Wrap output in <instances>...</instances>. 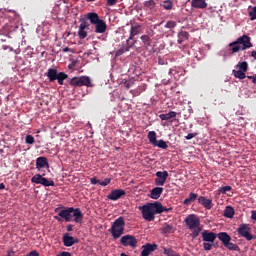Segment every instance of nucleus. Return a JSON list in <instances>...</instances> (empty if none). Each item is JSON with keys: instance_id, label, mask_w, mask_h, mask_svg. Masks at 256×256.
Segmentation results:
<instances>
[{"instance_id": "38", "label": "nucleus", "mask_w": 256, "mask_h": 256, "mask_svg": "<svg viewBox=\"0 0 256 256\" xmlns=\"http://www.w3.org/2000/svg\"><path fill=\"white\" fill-rule=\"evenodd\" d=\"M236 67L239 69V71L247 73V70L249 69V64H247L246 61L239 62Z\"/></svg>"}, {"instance_id": "45", "label": "nucleus", "mask_w": 256, "mask_h": 256, "mask_svg": "<svg viewBox=\"0 0 256 256\" xmlns=\"http://www.w3.org/2000/svg\"><path fill=\"white\" fill-rule=\"evenodd\" d=\"M25 141L27 145H33V143H35V137H33V135H26Z\"/></svg>"}, {"instance_id": "6", "label": "nucleus", "mask_w": 256, "mask_h": 256, "mask_svg": "<svg viewBox=\"0 0 256 256\" xmlns=\"http://www.w3.org/2000/svg\"><path fill=\"white\" fill-rule=\"evenodd\" d=\"M237 233L240 237L246 239V241H253L256 239V236L251 234V227H249V224H240L237 228Z\"/></svg>"}, {"instance_id": "48", "label": "nucleus", "mask_w": 256, "mask_h": 256, "mask_svg": "<svg viewBox=\"0 0 256 256\" xmlns=\"http://www.w3.org/2000/svg\"><path fill=\"white\" fill-rule=\"evenodd\" d=\"M118 0H106L107 7H114V5H117Z\"/></svg>"}, {"instance_id": "15", "label": "nucleus", "mask_w": 256, "mask_h": 256, "mask_svg": "<svg viewBox=\"0 0 256 256\" xmlns=\"http://www.w3.org/2000/svg\"><path fill=\"white\" fill-rule=\"evenodd\" d=\"M135 43H137V40H134V42H126V45H123L120 49H118L115 52L116 57H121L123 53H127V51H130L135 46Z\"/></svg>"}, {"instance_id": "28", "label": "nucleus", "mask_w": 256, "mask_h": 256, "mask_svg": "<svg viewBox=\"0 0 256 256\" xmlns=\"http://www.w3.org/2000/svg\"><path fill=\"white\" fill-rule=\"evenodd\" d=\"M189 39V32L187 31H180L178 33V44L183 45L184 41Z\"/></svg>"}, {"instance_id": "55", "label": "nucleus", "mask_w": 256, "mask_h": 256, "mask_svg": "<svg viewBox=\"0 0 256 256\" xmlns=\"http://www.w3.org/2000/svg\"><path fill=\"white\" fill-rule=\"evenodd\" d=\"M67 231H73V225L69 224L67 227H66Z\"/></svg>"}, {"instance_id": "2", "label": "nucleus", "mask_w": 256, "mask_h": 256, "mask_svg": "<svg viewBox=\"0 0 256 256\" xmlns=\"http://www.w3.org/2000/svg\"><path fill=\"white\" fill-rule=\"evenodd\" d=\"M231 53H239V51H245V49H251L253 44L251 38L247 35L239 37L236 41L229 44Z\"/></svg>"}, {"instance_id": "44", "label": "nucleus", "mask_w": 256, "mask_h": 256, "mask_svg": "<svg viewBox=\"0 0 256 256\" xmlns=\"http://www.w3.org/2000/svg\"><path fill=\"white\" fill-rule=\"evenodd\" d=\"M232 187L231 186H222L218 189L219 193H222L223 195H225V193H227L228 191H232Z\"/></svg>"}, {"instance_id": "32", "label": "nucleus", "mask_w": 256, "mask_h": 256, "mask_svg": "<svg viewBox=\"0 0 256 256\" xmlns=\"http://www.w3.org/2000/svg\"><path fill=\"white\" fill-rule=\"evenodd\" d=\"M148 140H149V143L150 145H154L157 143V132L156 131H150L148 133Z\"/></svg>"}, {"instance_id": "4", "label": "nucleus", "mask_w": 256, "mask_h": 256, "mask_svg": "<svg viewBox=\"0 0 256 256\" xmlns=\"http://www.w3.org/2000/svg\"><path fill=\"white\" fill-rule=\"evenodd\" d=\"M110 233L113 239H119L125 233V218L123 216H120L112 223Z\"/></svg>"}, {"instance_id": "33", "label": "nucleus", "mask_w": 256, "mask_h": 256, "mask_svg": "<svg viewBox=\"0 0 256 256\" xmlns=\"http://www.w3.org/2000/svg\"><path fill=\"white\" fill-rule=\"evenodd\" d=\"M197 197H199V195L191 192L189 194V197L184 200V205H191V203H193V201H197Z\"/></svg>"}, {"instance_id": "35", "label": "nucleus", "mask_w": 256, "mask_h": 256, "mask_svg": "<svg viewBox=\"0 0 256 256\" xmlns=\"http://www.w3.org/2000/svg\"><path fill=\"white\" fill-rule=\"evenodd\" d=\"M65 79H69V75H67L65 72H59L56 78V81L58 82V84L63 85Z\"/></svg>"}, {"instance_id": "40", "label": "nucleus", "mask_w": 256, "mask_h": 256, "mask_svg": "<svg viewBox=\"0 0 256 256\" xmlns=\"http://www.w3.org/2000/svg\"><path fill=\"white\" fill-rule=\"evenodd\" d=\"M154 147H158L159 149H169V145H167L165 140H157Z\"/></svg>"}, {"instance_id": "20", "label": "nucleus", "mask_w": 256, "mask_h": 256, "mask_svg": "<svg viewBox=\"0 0 256 256\" xmlns=\"http://www.w3.org/2000/svg\"><path fill=\"white\" fill-rule=\"evenodd\" d=\"M58 75L59 71L56 68H50L46 72V77H48L50 83H55V81H57Z\"/></svg>"}, {"instance_id": "11", "label": "nucleus", "mask_w": 256, "mask_h": 256, "mask_svg": "<svg viewBox=\"0 0 256 256\" xmlns=\"http://www.w3.org/2000/svg\"><path fill=\"white\" fill-rule=\"evenodd\" d=\"M156 179L154 180V184L157 187H163L167 181V177H169V172L167 171H158L156 172Z\"/></svg>"}, {"instance_id": "30", "label": "nucleus", "mask_w": 256, "mask_h": 256, "mask_svg": "<svg viewBox=\"0 0 256 256\" xmlns=\"http://www.w3.org/2000/svg\"><path fill=\"white\" fill-rule=\"evenodd\" d=\"M87 18L89 19V21L92 25H95L97 22H99L101 20V19H99V14H97L95 12L88 13Z\"/></svg>"}, {"instance_id": "9", "label": "nucleus", "mask_w": 256, "mask_h": 256, "mask_svg": "<svg viewBox=\"0 0 256 256\" xmlns=\"http://www.w3.org/2000/svg\"><path fill=\"white\" fill-rule=\"evenodd\" d=\"M120 243L124 247H132L133 249H135V247H137L138 241L137 238H135V236L125 235L120 239Z\"/></svg>"}, {"instance_id": "23", "label": "nucleus", "mask_w": 256, "mask_h": 256, "mask_svg": "<svg viewBox=\"0 0 256 256\" xmlns=\"http://www.w3.org/2000/svg\"><path fill=\"white\" fill-rule=\"evenodd\" d=\"M107 31V23L104 20H99L95 24V33H105Z\"/></svg>"}, {"instance_id": "24", "label": "nucleus", "mask_w": 256, "mask_h": 256, "mask_svg": "<svg viewBox=\"0 0 256 256\" xmlns=\"http://www.w3.org/2000/svg\"><path fill=\"white\" fill-rule=\"evenodd\" d=\"M164 189L162 187H155L150 191L149 197L151 199H159L163 195Z\"/></svg>"}, {"instance_id": "1", "label": "nucleus", "mask_w": 256, "mask_h": 256, "mask_svg": "<svg viewBox=\"0 0 256 256\" xmlns=\"http://www.w3.org/2000/svg\"><path fill=\"white\" fill-rule=\"evenodd\" d=\"M184 223L186 227L192 231V239H197V237H199V233L202 231L201 220L199 217L195 214H190L185 218Z\"/></svg>"}, {"instance_id": "52", "label": "nucleus", "mask_w": 256, "mask_h": 256, "mask_svg": "<svg viewBox=\"0 0 256 256\" xmlns=\"http://www.w3.org/2000/svg\"><path fill=\"white\" fill-rule=\"evenodd\" d=\"M251 219H252L253 221H256V210H252V211H251Z\"/></svg>"}, {"instance_id": "54", "label": "nucleus", "mask_w": 256, "mask_h": 256, "mask_svg": "<svg viewBox=\"0 0 256 256\" xmlns=\"http://www.w3.org/2000/svg\"><path fill=\"white\" fill-rule=\"evenodd\" d=\"M36 161H47V158L45 157H38Z\"/></svg>"}, {"instance_id": "60", "label": "nucleus", "mask_w": 256, "mask_h": 256, "mask_svg": "<svg viewBox=\"0 0 256 256\" xmlns=\"http://www.w3.org/2000/svg\"><path fill=\"white\" fill-rule=\"evenodd\" d=\"M248 79H253V76H247Z\"/></svg>"}, {"instance_id": "8", "label": "nucleus", "mask_w": 256, "mask_h": 256, "mask_svg": "<svg viewBox=\"0 0 256 256\" xmlns=\"http://www.w3.org/2000/svg\"><path fill=\"white\" fill-rule=\"evenodd\" d=\"M31 183L43 185V187H55V182L43 177L41 174H36L31 178Z\"/></svg>"}, {"instance_id": "7", "label": "nucleus", "mask_w": 256, "mask_h": 256, "mask_svg": "<svg viewBox=\"0 0 256 256\" xmlns=\"http://www.w3.org/2000/svg\"><path fill=\"white\" fill-rule=\"evenodd\" d=\"M71 212V207H66L64 209L55 208V213H58V216H54V219H56V221L64 219L66 223H71Z\"/></svg>"}, {"instance_id": "17", "label": "nucleus", "mask_w": 256, "mask_h": 256, "mask_svg": "<svg viewBox=\"0 0 256 256\" xmlns=\"http://www.w3.org/2000/svg\"><path fill=\"white\" fill-rule=\"evenodd\" d=\"M62 241L65 247H73V245L79 243V239L70 236L69 233L63 235Z\"/></svg>"}, {"instance_id": "5", "label": "nucleus", "mask_w": 256, "mask_h": 256, "mask_svg": "<svg viewBox=\"0 0 256 256\" xmlns=\"http://www.w3.org/2000/svg\"><path fill=\"white\" fill-rule=\"evenodd\" d=\"M69 85H71V87H93L89 76L73 77L70 79Z\"/></svg>"}, {"instance_id": "36", "label": "nucleus", "mask_w": 256, "mask_h": 256, "mask_svg": "<svg viewBox=\"0 0 256 256\" xmlns=\"http://www.w3.org/2000/svg\"><path fill=\"white\" fill-rule=\"evenodd\" d=\"M36 169H38V171H42L43 169H49V162L36 161Z\"/></svg>"}, {"instance_id": "53", "label": "nucleus", "mask_w": 256, "mask_h": 256, "mask_svg": "<svg viewBox=\"0 0 256 256\" xmlns=\"http://www.w3.org/2000/svg\"><path fill=\"white\" fill-rule=\"evenodd\" d=\"M69 51H71V48L69 47L63 48V53H69Z\"/></svg>"}, {"instance_id": "34", "label": "nucleus", "mask_w": 256, "mask_h": 256, "mask_svg": "<svg viewBox=\"0 0 256 256\" xmlns=\"http://www.w3.org/2000/svg\"><path fill=\"white\" fill-rule=\"evenodd\" d=\"M144 7L149 11H153L155 10V7H157V3L155 2V0H147L144 2Z\"/></svg>"}, {"instance_id": "46", "label": "nucleus", "mask_w": 256, "mask_h": 256, "mask_svg": "<svg viewBox=\"0 0 256 256\" xmlns=\"http://www.w3.org/2000/svg\"><path fill=\"white\" fill-rule=\"evenodd\" d=\"M203 249H204V251H211L213 249V244L204 242Z\"/></svg>"}, {"instance_id": "12", "label": "nucleus", "mask_w": 256, "mask_h": 256, "mask_svg": "<svg viewBox=\"0 0 256 256\" xmlns=\"http://www.w3.org/2000/svg\"><path fill=\"white\" fill-rule=\"evenodd\" d=\"M72 212L70 213V221H74V223H82L83 221V213L79 208L70 207Z\"/></svg>"}, {"instance_id": "31", "label": "nucleus", "mask_w": 256, "mask_h": 256, "mask_svg": "<svg viewBox=\"0 0 256 256\" xmlns=\"http://www.w3.org/2000/svg\"><path fill=\"white\" fill-rule=\"evenodd\" d=\"M140 39L143 43L144 49H149V47H151L152 40L151 37H149V35H142Z\"/></svg>"}, {"instance_id": "13", "label": "nucleus", "mask_w": 256, "mask_h": 256, "mask_svg": "<svg viewBox=\"0 0 256 256\" xmlns=\"http://www.w3.org/2000/svg\"><path fill=\"white\" fill-rule=\"evenodd\" d=\"M201 235H202V241H204L205 243H214L215 239H217V234L209 230H204L201 233Z\"/></svg>"}, {"instance_id": "10", "label": "nucleus", "mask_w": 256, "mask_h": 256, "mask_svg": "<svg viewBox=\"0 0 256 256\" xmlns=\"http://www.w3.org/2000/svg\"><path fill=\"white\" fill-rule=\"evenodd\" d=\"M129 38L126 40V43H131L137 37V35H141L143 33V28L141 24L132 25L129 31Z\"/></svg>"}, {"instance_id": "14", "label": "nucleus", "mask_w": 256, "mask_h": 256, "mask_svg": "<svg viewBox=\"0 0 256 256\" xmlns=\"http://www.w3.org/2000/svg\"><path fill=\"white\" fill-rule=\"evenodd\" d=\"M157 244L146 243L142 246L141 256H149L153 251H157Z\"/></svg>"}, {"instance_id": "3", "label": "nucleus", "mask_w": 256, "mask_h": 256, "mask_svg": "<svg viewBox=\"0 0 256 256\" xmlns=\"http://www.w3.org/2000/svg\"><path fill=\"white\" fill-rule=\"evenodd\" d=\"M139 211L142 212V217L145 221H154L155 215H158L157 202L147 203L146 205L140 206Z\"/></svg>"}, {"instance_id": "25", "label": "nucleus", "mask_w": 256, "mask_h": 256, "mask_svg": "<svg viewBox=\"0 0 256 256\" xmlns=\"http://www.w3.org/2000/svg\"><path fill=\"white\" fill-rule=\"evenodd\" d=\"M219 241L225 246L228 241H231V236L227 232H220L216 235Z\"/></svg>"}, {"instance_id": "21", "label": "nucleus", "mask_w": 256, "mask_h": 256, "mask_svg": "<svg viewBox=\"0 0 256 256\" xmlns=\"http://www.w3.org/2000/svg\"><path fill=\"white\" fill-rule=\"evenodd\" d=\"M198 203L203 205L205 209L211 210L213 209V200L207 199L205 196H200L198 198Z\"/></svg>"}, {"instance_id": "41", "label": "nucleus", "mask_w": 256, "mask_h": 256, "mask_svg": "<svg viewBox=\"0 0 256 256\" xmlns=\"http://www.w3.org/2000/svg\"><path fill=\"white\" fill-rule=\"evenodd\" d=\"M175 230L173 228V225H165L163 228H162V233L164 234H167V233H173Z\"/></svg>"}, {"instance_id": "22", "label": "nucleus", "mask_w": 256, "mask_h": 256, "mask_svg": "<svg viewBox=\"0 0 256 256\" xmlns=\"http://www.w3.org/2000/svg\"><path fill=\"white\" fill-rule=\"evenodd\" d=\"M191 7L194 9H207V1L206 0H192Z\"/></svg>"}, {"instance_id": "56", "label": "nucleus", "mask_w": 256, "mask_h": 256, "mask_svg": "<svg viewBox=\"0 0 256 256\" xmlns=\"http://www.w3.org/2000/svg\"><path fill=\"white\" fill-rule=\"evenodd\" d=\"M252 83H256V74L252 76Z\"/></svg>"}, {"instance_id": "37", "label": "nucleus", "mask_w": 256, "mask_h": 256, "mask_svg": "<svg viewBox=\"0 0 256 256\" xmlns=\"http://www.w3.org/2000/svg\"><path fill=\"white\" fill-rule=\"evenodd\" d=\"M224 247H226V249H229V251H238V252L241 251V248H239V245L231 241H228Z\"/></svg>"}, {"instance_id": "50", "label": "nucleus", "mask_w": 256, "mask_h": 256, "mask_svg": "<svg viewBox=\"0 0 256 256\" xmlns=\"http://www.w3.org/2000/svg\"><path fill=\"white\" fill-rule=\"evenodd\" d=\"M195 137H197V133H189L187 136H185V139L189 141Z\"/></svg>"}, {"instance_id": "47", "label": "nucleus", "mask_w": 256, "mask_h": 256, "mask_svg": "<svg viewBox=\"0 0 256 256\" xmlns=\"http://www.w3.org/2000/svg\"><path fill=\"white\" fill-rule=\"evenodd\" d=\"M109 183H111V178H105L104 181H100V185L102 187H107V185H109Z\"/></svg>"}, {"instance_id": "18", "label": "nucleus", "mask_w": 256, "mask_h": 256, "mask_svg": "<svg viewBox=\"0 0 256 256\" xmlns=\"http://www.w3.org/2000/svg\"><path fill=\"white\" fill-rule=\"evenodd\" d=\"M86 29H89V22L84 20L80 23V26H79V30H78L79 39H85L87 37Z\"/></svg>"}, {"instance_id": "19", "label": "nucleus", "mask_w": 256, "mask_h": 256, "mask_svg": "<svg viewBox=\"0 0 256 256\" xmlns=\"http://www.w3.org/2000/svg\"><path fill=\"white\" fill-rule=\"evenodd\" d=\"M175 117H177V112L175 111H170L166 114L159 115V118L161 119V121H168L169 123H173V121H177Z\"/></svg>"}, {"instance_id": "57", "label": "nucleus", "mask_w": 256, "mask_h": 256, "mask_svg": "<svg viewBox=\"0 0 256 256\" xmlns=\"http://www.w3.org/2000/svg\"><path fill=\"white\" fill-rule=\"evenodd\" d=\"M3 189H5V184L0 183V191L3 190Z\"/></svg>"}, {"instance_id": "16", "label": "nucleus", "mask_w": 256, "mask_h": 256, "mask_svg": "<svg viewBox=\"0 0 256 256\" xmlns=\"http://www.w3.org/2000/svg\"><path fill=\"white\" fill-rule=\"evenodd\" d=\"M126 194L125 190L123 189H115L110 192L107 196L110 201H118Z\"/></svg>"}, {"instance_id": "43", "label": "nucleus", "mask_w": 256, "mask_h": 256, "mask_svg": "<svg viewBox=\"0 0 256 256\" xmlns=\"http://www.w3.org/2000/svg\"><path fill=\"white\" fill-rule=\"evenodd\" d=\"M248 15L251 21H255L256 19V6L249 10Z\"/></svg>"}, {"instance_id": "58", "label": "nucleus", "mask_w": 256, "mask_h": 256, "mask_svg": "<svg viewBox=\"0 0 256 256\" xmlns=\"http://www.w3.org/2000/svg\"><path fill=\"white\" fill-rule=\"evenodd\" d=\"M7 256H13V251H9V252L7 253Z\"/></svg>"}, {"instance_id": "42", "label": "nucleus", "mask_w": 256, "mask_h": 256, "mask_svg": "<svg viewBox=\"0 0 256 256\" xmlns=\"http://www.w3.org/2000/svg\"><path fill=\"white\" fill-rule=\"evenodd\" d=\"M165 29H175L177 27V22L170 20L165 24Z\"/></svg>"}, {"instance_id": "26", "label": "nucleus", "mask_w": 256, "mask_h": 256, "mask_svg": "<svg viewBox=\"0 0 256 256\" xmlns=\"http://www.w3.org/2000/svg\"><path fill=\"white\" fill-rule=\"evenodd\" d=\"M160 7L165 9V11H171V9L175 7V4L173 3V0H163L160 2Z\"/></svg>"}, {"instance_id": "51", "label": "nucleus", "mask_w": 256, "mask_h": 256, "mask_svg": "<svg viewBox=\"0 0 256 256\" xmlns=\"http://www.w3.org/2000/svg\"><path fill=\"white\" fill-rule=\"evenodd\" d=\"M56 256H73V254H71V252L63 251V252L59 253Z\"/></svg>"}, {"instance_id": "49", "label": "nucleus", "mask_w": 256, "mask_h": 256, "mask_svg": "<svg viewBox=\"0 0 256 256\" xmlns=\"http://www.w3.org/2000/svg\"><path fill=\"white\" fill-rule=\"evenodd\" d=\"M90 183H91V185H97V183H98V185H100L101 180L97 179V177H93L90 179Z\"/></svg>"}, {"instance_id": "29", "label": "nucleus", "mask_w": 256, "mask_h": 256, "mask_svg": "<svg viewBox=\"0 0 256 256\" xmlns=\"http://www.w3.org/2000/svg\"><path fill=\"white\" fill-rule=\"evenodd\" d=\"M156 207H157V214H161V213H169V211H173V208H167L165 206H163V204H161V202L156 201Z\"/></svg>"}, {"instance_id": "27", "label": "nucleus", "mask_w": 256, "mask_h": 256, "mask_svg": "<svg viewBox=\"0 0 256 256\" xmlns=\"http://www.w3.org/2000/svg\"><path fill=\"white\" fill-rule=\"evenodd\" d=\"M223 215L227 219H233V217L235 216V208H233V206H226Z\"/></svg>"}, {"instance_id": "59", "label": "nucleus", "mask_w": 256, "mask_h": 256, "mask_svg": "<svg viewBox=\"0 0 256 256\" xmlns=\"http://www.w3.org/2000/svg\"><path fill=\"white\" fill-rule=\"evenodd\" d=\"M126 87L129 89L131 85H129V83H126Z\"/></svg>"}, {"instance_id": "39", "label": "nucleus", "mask_w": 256, "mask_h": 256, "mask_svg": "<svg viewBox=\"0 0 256 256\" xmlns=\"http://www.w3.org/2000/svg\"><path fill=\"white\" fill-rule=\"evenodd\" d=\"M232 73H233L234 77H236V79H246V77H247L245 72H243L241 70H233Z\"/></svg>"}, {"instance_id": "61", "label": "nucleus", "mask_w": 256, "mask_h": 256, "mask_svg": "<svg viewBox=\"0 0 256 256\" xmlns=\"http://www.w3.org/2000/svg\"><path fill=\"white\" fill-rule=\"evenodd\" d=\"M4 49H7L6 46H3Z\"/></svg>"}]
</instances>
